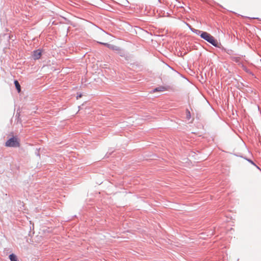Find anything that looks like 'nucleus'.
Returning <instances> with one entry per match:
<instances>
[{
  "instance_id": "obj_1",
  "label": "nucleus",
  "mask_w": 261,
  "mask_h": 261,
  "mask_svg": "<svg viewBox=\"0 0 261 261\" xmlns=\"http://www.w3.org/2000/svg\"><path fill=\"white\" fill-rule=\"evenodd\" d=\"M201 38L206 41L214 46L220 48L221 44L220 42H218V41L215 39V38L212 36L210 34L206 32H204V33L201 34Z\"/></svg>"
},
{
  "instance_id": "obj_2",
  "label": "nucleus",
  "mask_w": 261,
  "mask_h": 261,
  "mask_svg": "<svg viewBox=\"0 0 261 261\" xmlns=\"http://www.w3.org/2000/svg\"><path fill=\"white\" fill-rule=\"evenodd\" d=\"M20 145V143L18 140V139L14 137H13L10 138L5 143V146L7 147H19Z\"/></svg>"
},
{
  "instance_id": "obj_3",
  "label": "nucleus",
  "mask_w": 261,
  "mask_h": 261,
  "mask_svg": "<svg viewBox=\"0 0 261 261\" xmlns=\"http://www.w3.org/2000/svg\"><path fill=\"white\" fill-rule=\"evenodd\" d=\"M97 43L103 45L107 47L108 48H109L113 50L116 51L117 52L118 50H119V49H120L119 47L114 45H113V44H109L108 43H103V42H97Z\"/></svg>"
},
{
  "instance_id": "obj_4",
  "label": "nucleus",
  "mask_w": 261,
  "mask_h": 261,
  "mask_svg": "<svg viewBox=\"0 0 261 261\" xmlns=\"http://www.w3.org/2000/svg\"><path fill=\"white\" fill-rule=\"evenodd\" d=\"M41 55L42 50L38 49L33 51L32 57L35 60H38L40 58Z\"/></svg>"
},
{
  "instance_id": "obj_5",
  "label": "nucleus",
  "mask_w": 261,
  "mask_h": 261,
  "mask_svg": "<svg viewBox=\"0 0 261 261\" xmlns=\"http://www.w3.org/2000/svg\"><path fill=\"white\" fill-rule=\"evenodd\" d=\"M167 90V88L164 86H160L157 87L153 90V92H161V91H165Z\"/></svg>"
},
{
  "instance_id": "obj_6",
  "label": "nucleus",
  "mask_w": 261,
  "mask_h": 261,
  "mask_svg": "<svg viewBox=\"0 0 261 261\" xmlns=\"http://www.w3.org/2000/svg\"><path fill=\"white\" fill-rule=\"evenodd\" d=\"M9 258L10 261H19L17 256L14 253L10 254L9 256Z\"/></svg>"
},
{
  "instance_id": "obj_7",
  "label": "nucleus",
  "mask_w": 261,
  "mask_h": 261,
  "mask_svg": "<svg viewBox=\"0 0 261 261\" xmlns=\"http://www.w3.org/2000/svg\"><path fill=\"white\" fill-rule=\"evenodd\" d=\"M14 83L16 89H17L18 92H19L21 90V87H20V85L19 82H18V81L15 80Z\"/></svg>"
},
{
  "instance_id": "obj_8",
  "label": "nucleus",
  "mask_w": 261,
  "mask_h": 261,
  "mask_svg": "<svg viewBox=\"0 0 261 261\" xmlns=\"http://www.w3.org/2000/svg\"><path fill=\"white\" fill-rule=\"evenodd\" d=\"M120 56L122 57H125L126 55L125 52L121 48H120L119 50H118L117 53Z\"/></svg>"
},
{
  "instance_id": "obj_9",
  "label": "nucleus",
  "mask_w": 261,
  "mask_h": 261,
  "mask_svg": "<svg viewBox=\"0 0 261 261\" xmlns=\"http://www.w3.org/2000/svg\"><path fill=\"white\" fill-rule=\"evenodd\" d=\"M204 32L203 31H200V30H194V33H195L196 34L199 35L200 36V37H201V34L202 33H204Z\"/></svg>"
},
{
  "instance_id": "obj_10",
  "label": "nucleus",
  "mask_w": 261,
  "mask_h": 261,
  "mask_svg": "<svg viewBox=\"0 0 261 261\" xmlns=\"http://www.w3.org/2000/svg\"><path fill=\"white\" fill-rule=\"evenodd\" d=\"M247 161L250 163L251 164L253 165L254 166H256L257 168H259V167L258 166H257L256 165V164L253 162V161H252V160H249V159H247Z\"/></svg>"
},
{
  "instance_id": "obj_11",
  "label": "nucleus",
  "mask_w": 261,
  "mask_h": 261,
  "mask_svg": "<svg viewBox=\"0 0 261 261\" xmlns=\"http://www.w3.org/2000/svg\"><path fill=\"white\" fill-rule=\"evenodd\" d=\"M186 113H187V117L188 118H190V116H191L190 112L188 109L187 110Z\"/></svg>"
},
{
  "instance_id": "obj_12",
  "label": "nucleus",
  "mask_w": 261,
  "mask_h": 261,
  "mask_svg": "<svg viewBox=\"0 0 261 261\" xmlns=\"http://www.w3.org/2000/svg\"><path fill=\"white\" fill-rule=\"evenodd\" d=\"M82 94L81 93H80V94H78L77 95V96H76V99H78L79 98H80L82 97Z\"/></svg>"
},
{
  "instance_id": "obj_13",
  "label": "nucleus",
  "mask_w": 261,
  "mask_h": 261,
  "mask_svg": "<svg viewBox=\"0 0 261 261\" xmlns=\"http://www.w3.org/2000/svg\"><path fill=\"white\" fill-rule=\"evenodd\" d=\"M189 28L190 29V30L193 32L194 33V30H195V29L194 28H192L190 25H189Z\"/></svg>"
},
{
  "instance_id": "obj_14",
  "label": "nucleus",
  "mask_w": 261,
  "mask_h": 261,
  "mask_svg": "<svg viewBox=\"0 0 261 261\" xmlns=\"http://www.w3.org/2000/svg\"><path fill=\"white\" fill-rule=\"evenodd\" d=\"M189 28L190 29V30L193 32L194 33V30H195V29L194 28H192L190 25H189Z\"/></svg>"
},
{
  "instance_id": "obj_15",
  "label": "nucleus",
  "mask_w": 261,
  "mask_h": 261,
  "mask_svg": "<svg viewBox=\"0 0 261 261\" xmlns=\"http://www.w3.org/2000/svg\"><path fill=\"white\" fill-rule=\"evenodd\" d=\"M189 28L190 29V30L193 32L194 33V30H195V29L194 28H192L190 25H189Z\"/></svg>"
},
{
  "instance_id": "obj_16",
  "label": "nucleus",
  "mask_w": 261,
  "mask_h": 261,
  "mask_svg": "<svg viewBox=\"0 0 261 261\" xmlns=\"http://www.w3.org/2000/svg\"><path fill=\"white\" fill-rule=\"evenodd\" d=\"M19 115H19V113H17L16 114V117H18V118H19Z\"/></svg>"
}]
</instances>
